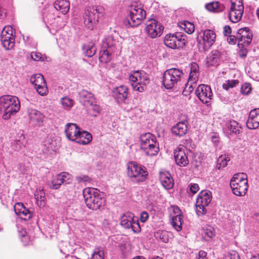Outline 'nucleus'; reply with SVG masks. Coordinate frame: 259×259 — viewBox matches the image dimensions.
<instances>
[{
    "instance_id": "obj_1",
    "label": "nucleus",
    "mask_w": 259,
    "mask_h": 259,
    "mask_svg": "<svg viewBox=\"0 0 259 259\" xmlns=\"http://www.w3.org/2000/svg\"><path fill=\"white\" fill-rule=\"evenodd\" d=\"M20 102L15 96L4 95L0 97V113L5 120L9 119L20 109Z\"/></svg>"
},
{
    "instance_id": "obj_2",
    "label": "nucleus",
    "mask_w": 259,
    "mask_h": 259,
    "mask_svg": "<svg viewBox=\"0 0 259 259\" xmlns=\"http://www.w3.org/2000/svg\"><path fill=\"white\" fill-rule=\"evenodd\" d=\"M128 11L127 21L129 25L132 27L139 26L146 18V12L139 1L132 2L130 6Z\"/></svg>"
},
{
    "instance_id": "obj_3",
    "label": "nucleus",
    "mask_w": 259,
    "mask_h": 259,
    "mask_svg": "<svg viewBox=\"0 0 259 259\" xmlns=\"http://www.w3.org/2000/svg\"><path fill=\"white\" fill-rule=\"evenodd\" d=\"M83 195L87 206L90 209L98 210L104 205V199L99 190L95 188H86Z\"/></svg>"
},
{
    "instance_id": "obj_4",
    "label": "nucleus",
    "mask_w": 259,
    "mask_h": 259,
    "mask_svg": "<svg viewBox=\"0 0 259 259\" xmlns=\"http://www.w3.org/2000/svg\"><path fill=\"white\" fill-rule=\"evenodd\" d=\"M230 185L234 195L237 196H244L248 187L246 176L243 173L234 174L231 179Z\"/></svg>"
},
{
    "instance_id": "obj_5",
    "label": "nucleus",
    "mask_w": 259,
    "mask_h": 259,
    "mask_svg": "<svg viewBox=\"0 0 259 259\" xmlns=\"http://www.w3.org/2000/svg\"><path fill=\"white\" fill-rule=\"evenodd\" d=\"M127 175L132 182L139 183L143 182L147 179L148 172L144 166L130 162L127 164Z\"/></svg>"
},
{
    "instance_id": "obj_6",
    "label": "nucleus",
    "mask_w": 259,
    "mask_h": 259,
    "mask_svg": "<svg viewBox=\"0 0 259 259\" xmlns=\"http://www.w3.org/2000/svg\"><path fill=\"white\" fill-rule=\"evenodd\" d=\"M183 75L181 69L176 68L167 69L163 74L162 85L166 89H171L181 81Z\"/></svg>"
},
{
    "instance_id": "obj_7",
    "label": "nucleus",
    "mask_w": 259,
    "mask_h": 259,
    "mask_svg": "<svg viewBox=\"0 0 259 259\" xmlns=\"http://www.w3.org/2000/svg\"><path fill=\"white\" fill-rule=\"evenodd\" d=\"M130 80L132 82V86L136 91L142 92L146 90L147 84L149 80L148 75L144 71H134L130 75Z\"/></svg>"
},
{
    "instance_id": "obj_8",
    "label": "nucleus",
    "mask_w": 259,
    "mask_h": 259,
    "mask_svg": "<svg viewBox=\"0 0 259 259\" xmlns=\"http://www.w3.org/2000/svg\"><path fill=\"white\" fill-rule=\"evenodd\" d=\"M186 36L180 32L167 34L164 39V44L167 47L172 49L183 48L186 43Z\"/></svg>"
},
{
    "instance_id": "obj_9",
    "label": "nucleus",
    "mask_w": 259,
    "mask_h": 259,
    "mask_svg": "<svg viewBox=\"0 0 259 259\" xmlns=\"http://www.w3.org/2000/svg\"><path fill=\"white\" fill-rule=\"evenodd\" d=\"M211 193L209 191H202L199 194L196 203V212L198 215H202L207 212L206 207L211 201Z\"/></svg>"
},
{
    "instance_id": "obj_10",
    "label": "nucleus",
    "mask_w": 259,
    "mask_h": 259,
    "mask_svg": "<svg viewBox=\"0 0 259 259\" xmlns=\"http://www.w3.org/2000/svg\"><path fill=\"white\" fill-rule=\"evenodd\" d=\"M104 10L101 6L90 8L84 16V23L90 29H93L98 21V15Z\"/></svg>"
},
{
    "instance_id": "obj_11",
    "label": "nucleus",
    "mask_w": 259,
    "mask_h": 259,
    "mask_svg": "<svg viewBox=\"0 0 259 259\" xmlns=\"http://www.w3.org/2000/svg\"><path fill=\"white\" fill-rule=\"evenodd\" d=\"M120 225L125 229L131 228L135 233L141 232V227L138 218L134 217L133 214L131 213H126L121 217Z\"/></svg>"
},
{
    "instance_id": "obj_12",
    "label": "nucleus",
    "mask_w": 259,
    "mask_h": 259,
    "mask_svg": "<svg viewBox=\"0 0 259 259\" xmlns=\"http://www.w3.org/2000/svg\"><path fill=\"white\" fill-rule=\"evenodd\" d=\"M244 6L242 0H231V7L229 14L230 20L234 23L239 22L242 18Z\"/></svg>"
},
{
    "instance_id": "obj_13",
    "label": "nucleus",
    "mask_w": 259,
    "mask_h": 259,
    "mask_svg": "<svg viewBox=\"0 0 259 259\" xmlns=\"http://www.w3.org/2000/svg\"><path fill=\"white\" fill-rule=\"evenodd\" d=\"M196 96L203 103L208 106L210 105L213 94L210 86L201 84L199 85L195 91Z\"/></svg>"
},
{
    "instance_id": "obj_14",
    "label": "nucleus",
    "mask_w": 259,
    "mask_h": 259,
    "mask_svg": "<svg viewBox=\"0 0 259 259\" xmlns=\"http://www.w3.org/2000/svg\"><path fill=\"white\" fill-rule=\"evenodd\" d=\"M163 27L158 21L151 19L147 21L145 31L147 34L152 38L159 37L163 33Z\"/></svg>"
},
{
    "instance_id": "obj_15",
    "label": "nucleus",
    "mask_w": 259,
    "mask_h": 259,
    "mask_svg": "<svg viewBox=\"0 0 259 259\" xmlns=\"http://www.w3.org/2000/svg\"><path fill=\"white\" fill-rule=\"evenodd\" d=\"M13 28L10 26H5L1 34V41L3 47L6 50L13 48L15 45V38L13 35Z\"/></svg>"
},
{
    "instance_id": "obj_16",
    "label": "nucleus",
    "mask_w": 259,
    "mask_h": 259,
    "mask_svg": "<svg viewBox=\"0 0 259 259\" xmlns=\"http://www.w3.org/2000/svg\"><path fill=\"white\" fill-rule=\"evenodd\" d=\"M30 82L33 84L38 94L45 96L48 92L47 83L44 76L41 74H36L31 76Z\"/></svg>"
},
{
    "instance_id": "obj_17",
    "label": "nucleus",
    "mask_w": 259,
    "mask_h": 259,
    "mask_svg": "<svg viewBox=\"0 0 259 259\" xmlns=\"http://www.w3.org/2000/svg\"><path fill=\"white\" fill-rule=\"evenodd\" d=\"M186 151V147L181 145L177 147L174 152L176 163L180 166H186L189 163Z\"/></svg>"
},
{
    "instance_id": "obj_18",
    "label": "nucleus",
    "mask_w": 259,
    "mask_h": 259,
    "mask_svg": "<svg viewBox=\"0 0 259 259\" xmlns=\"http://www.w3.org/2000/svg\"><path fill=\"white\" fill-rule=\"evenodd\" d=\"M238 45L248 46L251 42L252 35L249 29L245 27L238 30L237 33Z\"/></svg>"
},
{
    "instance_id": "obj_19",
    "label": "nucleus",
    "mask_w": 259,
    "mask_h": 259,
    "mask_svg": "<svg viewBox=\"0 0 259 259\" xmlns=\"http://www.w3.org/2000/svg\"><path fill=\"white\" fill-rule=\"evenodd\" d=\"M246 125L249 129H256L259 126V108L250 111Z\"/></svg>"
},
{
    "instance_id": "obj_20",
    "label": "nucleus",
    "mask_w": 259,
    "mask_h": 259,
    "mask_svg": "<svg viewBox=\"0 0 259 259\" xmlns=\"http://www.w3.org/2000/svg\"><path fill=\"white\" fill-rule=\"evenodd\" d=\"M80 132V128L75 123H69L65 126V132L67 138L75 142Z\"/></svg>"
},
{
    "instance_id": "obj_21",
    "label": "nucleus",
    "mask_w": 259,
    "mask_h": 259,
    "mask_svg": "<svg viewBox=\"0 0 259 259\" xmlns=\"http://www.w3.org/2000/svg\"><path fill=\"white\" fill-rule=\"evenodd\" d=\"M203 44L204 48L209 49L215 42L216 34L215 32L210 29H206L203 31L202 36Z\"/></svg>"
},
{
    "instance_id": "obj_22",
    "label": "nucleus",
    "mask_w": 259,
    "mask_h": 259,
    "mask_svg": "<svg viewBox=\"0 0 259 259\" xmlns=\"http://www.w3.org/2000/svg\"><path fill=\"white\" fill-rule=\"evenodd\" d=\"M159 180L161 185L166 189H170L174 187V179L168 172H160Z\"/></svg>"
},
{
    "instance_id": "obj_23",
    "label": "nucleus",
    "mask_w": 259,
    "mask_h": 259,
    "mask_svg": "<svg viewBox=\"0 0 259 259\" xmlns=\"http://www.w3.org/2000/svg\"><path fill=\"white\" fill-rule=\"evenodd\" d=\"M187 131V122L186 121H180L171 128L172 133L179 137L184 136Z\"/></svg>"
},
{
    "instance_id": "obj_24",
    "label": "nucleus",
    "mask_w": 259,
    "mask_h": 259,
    "mask_svg": "<svg viewBox=\"0 0 259 259\" xmlns=\"http://www.w3.org/2000/svg\"><path fill=\"white\" fill-rule=\"evenodd\" d=\"M140 139L141 149L148 145H151V144H155L156 142V137L150 133H145L141 135Z\"/></svg>"
},
{
    "instance_id": "obj_25",
    "label": "nucleus",
    "mask_w": 259,
    "mask_h": 259,
    "mask_svg": "<svg viewBox=\"0 0 259 259\" xmlns=\"http://www.w3.org/2000/svg\"><path fill=\"white\" fill-rule=\"evenodd\" d=\"M92 140V136L89 132L85 131H80L75 142L84 145L90 143Z\"/></svg>"
},
{
    "instance_id": "obj_26",
    "label": "nucleus",
    "mask_w": 259,
    "mask_h": 259,
    "mask_svg": "<svg viewBox=\"0 0 259 259\" xmlns=\"http://www.w3.org/2000/svg\"><path fill=\"white\" fill-rule=\"evenodd\" d=\"M68 174L65 172H61L56 176L51 182L52 186L50 187L52 189H58L61 185L65 181Z\"/></svg>"
},
{
    "instance_id": "obj_27",
    "label": "nucleus",
    "mask_w": 259,
    "mask_h": 259,
    "mask_svg": "<svg viewBox=\"0 0 259 259\" xmlns=\"http://www.w3.org/2000/svg\"><path fill=\"white\" fill-rule=\"evenodd\" d=\"M221 53L217 50L212 51L206 58V63L208 66L215 65L221 58Z\"/></svg>"
},
{
    "instance_id": "obj_28",
    "label": "nucleus",
    "mask_w": 259,
    "mask_h": 259,
    "mask_svg": "<svg viewBox=\"0 0 259 259\" xmlns=\"http://www.w3.org/2000/svg\"><path fill=\"white\" fill-rule=\"evenodd\" d=\"M54 8L62 14H66L68 13L70 8L69 2L67 0H58L54 4Z\"/></svg>"
},
{
    "instance_id": "obj_29",
    "label": "nucleus",
    "mask_w": 259,
    "mask_h": 259,
    "mask_svg": "<svg viewBox=\"0 0 259 259\" xmlns=\"http://www.w3.org/2000/svg\"><path fill=\"white\" fill-rule=\"evenodd\" d=\"M205 8L211 12L220 13L224 11L225 7L223 4L215 1L206 4Z\"/></svg>"
},
{
    "instance_id": "obj_30",
    "label": "nucleus",
    "mask_w": 259,
    "mask_h": 259,
    "mask_svg": "<svg viewBox=\"0 0 259 259\" xmlns=\"http://www.w3.org/2000/svg\"><path fill=\"white\" fill-rule=\"evenodd\" d=\"M148 156H155L157 155L159 151V144L156 142L155 144H151V145H147L144 146V148L141 149Z\"/></svg>"
},
{
    "instance_id": "obj_31",
    "label": "nucleus",
    "mask_w": 259,
    "mask_h": 259,
    "mask_svg": "<svg viewBox=\"0 0 259 259\" xmlns=\"http://www.w3.org/2000/svg\"><path fill=\"white\" fill-rule=\"evenodd\" d=\"M29 116L30 119L37 124L42 122L44 115L35 109H31L29 111Z\"/></svg>"
},
{
    "instance_id": "obj_32",
    "label": "nucleus",
    "mask_w": 259,
    "mask_h": 259,
    "mask_svg": "<svg viewBox=\"0 0 259 259\" xmlns=\"http://www.w3.org/2000/svg\"><path fill=\"white\" fill-rule=\"evenodd\" d=\"M199 66L196 62H192L190 64V72L189 78L190 81L197 82L198 78Z\"/></svg>"
},
{
    "instance_id": "obj_33",
    "label": "nucleus",
    "mask_w": 259,
    "mask_h": 259,
    "mask_svg": "<svg viewBox=\"0 0 259 259\" xmlns=\"http://www.w3.org/2000/svg\"><path fill=\"white\" fill-rule=\"evenodd\" d=\"M128 88L125 85H120L116 88L115 96L120 101H124L127 97Z\"/></svg>"
},
{
    "instance_id": "obj_34",
    "label": "nucleus",
    "mask_w": 259,
    "mask_h": 259,
    "mask_svg": "<svg viewBox=\"0 0 259 259\" xmlns=\"http://www.w3.org/2000/svg\"><path fill=\"white\" fill-rule=\"evenodd\" d=\"M183 219V215H174L171 217V225L177 231L182 230Z\"/></svg>"
},
{
    "instance_id": "obj_35",
    "label": "nucleus",
    "mask_w": 259,
    "mask_h": 259,
    "mask_svg": "<svg viewBox=\"0 0 259 259\" xmlns=\"http://www.w3.org/2000/svg\"><path fill=\"white\" fill-rule=\"evenodd\" d=\"M79 98L82 102L92 103L94 100V95L92 93L86 91L82 90L79 93Z\"/></svg>"
},
{
    "instance_id": "obj_36",
    "label": "nucleus",
    "mask_w": 259,
    "mask_h": 259,
    "mask_svg": "<svg viewBox=\"0 0 259 259\" xmlns=\"http://www.w3.org/2000/svg\"><path fill=\"white\" fill-rule=\"evenodd\" d=\"M35 198L37 205L40 207H43L46 204V198L45 193L43 189L39 190L35 194Z\"/></svg>"
},
{
    "instance_id": "obj_37",
    "label": "nucleus",
    "mask_w": 259,
    "mask_h": 259,
    "mask_svg": "<svg viewBox=\"0 0 259 259\" xmlns=\"http://www.w3.org/2000/svg\"><path fill=\"white\" fill-rule=\"evenodd\" d=\"M227 127L230 134H239L241 126L235 120H230L227 124Z\"/></svg>"
},
{
    "instance_id": "obj_38",
    "label": "nucleus",
    "mask_w": 259,
    "mask_h": 259,
    "mask_svg": "<svg viewBox=\"0 0 259 259\" xmlns=\"http://www.w3.org/2000/svg\"><path fill=\"white\" fill-rule=\"evenodd\" d=\"M156 239L161 240L163 242L167 243L168 241V232L165 230H158L154 233Z\"/></svg>"
},
{
    "instance_id": "obj_39",
    "label": "nucleus",
    "mask_w": 259,
    "mask_h": 259,
    "mask_svg": "<svg viewBox=\"0 0 259 259\" xmlns=\"http://www.w3.org/2000/svg\"><path fill=\"white\" fill-rule=\"evenodd\" d=\"M180 27L188 34H192L195 30L194 24L187 21H184L183 23H181Z\"/></svg>"
},
{
    "instance_id": "obj_40",
    "label": "nucleus",
    "mask_w": 259,
    "mask_h": 259,
    "mask_svg": "<svg viewBox=\"0 0 259 259\" xmlns=\"http://www.w3.org/2000/svg\"><path fill=\"white\" fill-rule=\"evenodd\" d=\"M230 160L228 156L225 155H221L219 157L217 160V167L218 169H221L225 167L227 165V162Z\"/></svg>"
},
{
    "instance_id": "obj_41",
    "label": "nucleus",
    "mask_w": 259,
    "mask_h": 259,
    "mask_svg": "<svg viewBox=\"0 0 259 259\" xmlns=\"http://www.w3.org/2000/svg\"><path fill=\"white\" fill-rule=\"evenodd\" d=\"M196 83L197 82H193L192 81H190V79L189 78L183 91V95L185 96H187L191 93L194 90V85L195 86Z\"/></svg>"
},
{
    "instance_id": "obj_42",
    "label": "nucleus",
    "mask_w": 259,
    "mask_h": 259,
    "mask_svg": "<svg viewBox=\"0 0 259 259\" xmlns=\"http://www.w3.org/2000/svg\"><path fill=\"white\" fill-rule=\"evenodd\" d=\"M99 59L101 62L104 63H107L110 61V53L107 49L104 50L100 52Z\"/></svg>"
},
{
    "instance_id": "obj_43",
    "label": "nucleus",
    "mask_w": 259,
    "mask_h": 259,
    "mask_svg": "<svg viewBox=\"0 0 259 259\" xmlns=\"http://www.w3.org/2000/svg\"><path fill=\"white\" fill-rule=\"evenodd\" d=\"M91 259H104V251L103 248H96Z\"/></svg>"
},
{
    "instance_id": "obj_44",
    "label": "nucleus",
    "mask_w": 259,
    "mask_h": 259,
    "mask_svg": "<svg viewBox=\"0 0 259 259\" xmlns=\"http://www.w3.org/2000/svg\"><path fill=\"white\" fill-rule=\"evenodd\" d=\"M116 42V41L114 39L113 37L112 36L109 35L107 36L105 39L103 46L105 48H109L115 45Z\"/></svg>"
},
{
    "instance_id": "obj_45",
    "label": "nucleus",
    "mask_w": 259,
    "mask_h": 259,
    "mask_svg": "<svg viewBox=\"0 0 259 259\" xmlns=\"http://www.w3.org/2000/svg\"><path fill=\"white\" fill-rule=\"evenodd\" d=\"M61 104L64 107L70 108L73 105V100L71 98L65 97L62 98Z\"/></svg>"
},
{
    "instance_id": "obj_46",
    "label": "nucleus",
    "mask_w": 259,
    "mask_h": 259,
    "mask_svg": "<svg viewBox=\"0 0 259 259\" xmlns=\"http://www.w3.org/2000/svg\"><path fill=\"white\" fill-rule=\"evenodd\" d=\"M239 83V81L236 79L228 80L223 84L224 89L228 90L230 88H233Z\"/></svg>"
},
{
    "instance_id": "obj_47",
    "label": "nucleus",
    "mask_w": 259,
    "mask_h": 259,
    "mask_svg": "<svg viewBox=\"0 0 259 259\" xmlns=\"http://www.w3.org/2000/svg\"><path fill=\"white\" fill-rule=\"evenodd\" d=\"M96 52V48L93 42L90 43L86 50V55L89 57H93Z\"/></svg>"
},
{
    "instance_id": "obj_48",
    "label": "nucleus",
    "mask_w": 259,
    "mask_h": 259,
    "mask_svg": "<svg viewBox=\"0 0 259 259\" xmlns=\"http://www.w3.org/2000/svg\"><path fill=\"white\" fill-rule=\"evenodd\" d=\"M171 218L174 215H183L180 208L177 205H171L168 208Z\"/></svg>"
},
{
    "instance_id": "obj_49",
    "label": "nucleus",
    "mask_w": 259,
    "mask_h": 259,
    "mask_svg": "<svg viewBox=\"0 0 259 259\" xmlns=\"http://www.w3.org/2000/svg\"><path fill=\"white\" fill-rule=\"evenodd\" d=\"M22 210L23 211L22 212L20 213V214L18 215V216H19L21 219L24 220H28L31 218V214L30 211L26 207L23 209Z\"/></svg>"
},
{
    "instance_id": "obj_50",
    "label": "nucleus",
    "mask_w": 259,
    "mask_h": 259,
    "mask_svg": "<svg viewBox=\"0 0 259 259\" xmlns=\"http://www.w3.org/2000/svg\"><path fill=\"white\" fill-rule=\"evenodd\" d=\"M224 259H240L238 253L236 251H232L228 253L224 257Z\"/></svg>"
},
{
    "instance_id": "obj_51",
    "label": "nucleus",
    "mask_w": 259,
    "mask_h": 259,
    "mask_svg": "<svg viewBox=\"0 0 259 259\" xmlns=\"http://www.w3.org/2000/svg\"><path fill=\"white\" fill-rule=\"evenodd\" d=\"M25 207L23 205V204L21 203H17L14 206V210L15 213L18 215L20 213L22 212L23 211V209H24Z\"/></svg>"
},
{
    "instance_id": "obj_52",
    "label": "nucleus",
    "mask_w": 259,
    "mask_h": 259,
    "mask_svg": "<svg viewBox=\"0 0 259 259\" xmlns=\"http://www.w3.org/2000/svg\"><path fill=\"white\" fill-rule=\"evenodd\" d=\"M241 91L243 94L247 95L251 92V88L249 84L245 83L242 87Z\"/></svg>"
},
{
    "instance_id": "obj_53",
    "label": "nucleus",
    "mask_w": 259,
    "mask_h": 259,
    "mask_svg": "<svg viewBox=\"0 0 259 259\" xmlns=\"http://www.w3.org/2000/svg\"><path fill=\"white\" fill-rule=\"evenodd\" d=\"M205 235L208 236L210 238H212L215 236L214 230L213 228H207L205 231Z\"/></svg>"
},
{
    "instance_id": "obj_54",
    "label": "nucleus",
    "mask_w": 259,
    "mask_h": 259,
    "mask_svg": "<svg viewBox=\"0 0 259 259\" xmlns=\"http://www.w3.org/2000/svg\"><path fill=\"white\" fill-rule=\"evenodd\" d=\"M30 56L32 59L35 61H39L42 59V55L39 52H32Z\"/></svg>"
},
{
    "instance_id": "obj_55",
    "label": "nucleus",
    "mask_w": 259,
    "mask_h": 259,
    "mask_svg": "<svg viewBox=\"0 0 259 259\" xmlns=\"http://www.w3.org/2000/svg\"><path fill=\"white\" fill-rule=\"evenodd\" d=\"M189 186L190 191L194 194L197 193L199 189V185L197 184H190Z\"/></svg>"
},
{
    "instance_id": "obj_56",
    "label": "nucleus",
    "mask_w": 259,
    "mask_h": 259,
    "mask_svg": "<svg viewBox=\"0 0 259 259\" xmlns=\"http://www.w3.org/2000/svg\"><path fill=\"white\" fill-rule=\"evenodd\" d=\"M76 180L78 182H88L91 181V179L87 176H83L81 177H77L76 178Z\"/></svg>"
},
{
    "instance_id": "obj_57",
    "label": "nucleus",
    "mask_w": 259,
    "mask_h": 259,
    "mask_svg": "<svg viewBox=\"0 0 259 259\" xmlns=\"http://www.w3.org/2000/svg\"><path fill=\"white\" fill-rule=\"evenodd\" d=\"M207 253L203 250H200L196 256V259H207Z\"/></svg>"
},
{
    "instance_id": "obj_58",
    "label": "nucleus",
    "mask_w": 259,
    "mask_h": 259,
    "mask_svg": "<svg viewBox=\"0 0 259 259\" xmlns=\"http://www.w3.org/2000/svg\"><path fill=\"white\" fill-rule=\"evenodd\" d=\"M238 41V38H237V35H230L229 37L228 38V41L230 44L234 45L236 41Z\"/></svg>"
},
{
    "instance_id": "obj_59",
    "label": "nucleus",
    "mask_w": 259,
    "mask_h": 259,
    "mask_svg": "<svg viewBox=\"0 0 259 259\" xmlns=\"http://www.w3.org/2000/svg\"><path fill=\"white\" fill-rule=\"evenodd\" d=\"M148 217L149 215L148 213L146 211H143L141 214L140 220L142 222H145L148 219Z\"/></svg>"
},
{
    "instance_id": "obj_60",
    "label": "nucleus",
    "mask_w": 259,
    "mask_h": 259,
    "mask_svg": "<svg viewBox=\"0 0 259 259\" xmlns=\"http://www.w3.org/2000/svg\"><path fill=\"white\" fill-rule=\"evenodd\" d=\"M247 54V51L246 49H241L239 52V56L241 58H244L246 56Z\"/></svg>"
},
{
    "instance_id": "obj_61",
    "label": "nucleus",
    "mask_w": 259,
    "mask_h": 259,
    "mask_svg": "<svg viewBox=\"0 0 259 259\" xmlns=\"http://www.w3.org/2000/svg\"><path fill=\"white\" fill-rule=\"evenodd\" d=\"M224 32L225 35L230 34L231 33V28L229 26H225L224 28Z\"/></svg>"
},
{
    "instance_id": "obj_62",
    "label": "nucleus",
    "mask_w": 259,
    "mask_h": 259,
    "mask_svg": "<svg viewBox=\"0 0 259 259\" xmlns=\"http://www.w3.org/2000/svg\"><path fill=\"white\" fill-rule=\"evenodd\" d=\"M93 109L94 110H96L97 111V112H99V106H98L97 105H94L93 106Z\"/></svg>"
},
{
    "instance_id": "obj_63",
    "label": "nucleus",
    "mask_w": 259,
    "mask_h": 259,
    "mask_svg": "<svg viewBox=\"0 0 259 259\" xmlns=\"http://www.w3.org/2000/svg\"><path fill=\"white\" fill-rule=\"evenodd\" d=\"M132 259H146V258L142 256H137Z\"/></svg>"
},
{
    "instance_id": "obj_64",
    "label": "nucleus",
    "mask_w": 259,
    "mask_h": 259,
    "mask_svg": "<svg viewBox=\"0 0 259 259\" xmlns=\"http://www.w3.org/2000/svg\"><path fill=\"white\" fill-rule=\"evenodd\" d=\"M256 15L257 16V17L259 19V8L256 11Z\"/></svg>"
}]
</instances>
